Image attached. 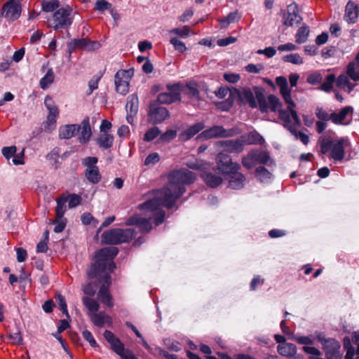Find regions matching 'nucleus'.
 <instances>
[{"label":"nucleus","mask_w":359,"mask_h":359,"mask_svg":"<svg viewBox=\"0 0 359 359\" xmlns=\"http://www.w3.org/2000/svg\"><path fill=\"white\" fill-rule=\"evenodd\" d=\"M170 34H174L181 38H187L191 34V29L189 26H183L182 27L174 28L170 30Z\"/></svg>","instance_id":"09e8293b"},{"label":"nucleus","mask_w":359,"mask_h":359,"mask_svg":"<svg viewBox=\"0 0 359 359\" xmlns=\"http://www.w3.org/2000/svg\"><path fill=\"white\" fill-rule=\"evenodd\" d=\"M80 126V135L79 137V141L81 144L88 142L92 135V131L90 126V120L88 117L85 118Z\"/></svg>","instance_id":"412c9836"},{"label":"nucleus","mask_w":359,"mask_h":359,"mask_svg":"<svg viewBox=\"0 0 359 359\" xmlns=\"http://www.w3.org/2000/svg\"><path fill=\"white\" fill-rule=\"evenodd\" d=\"M97 285L92 282L87 283L83 286L82 290L84 294L91 297L93 296L96 292Z\"/></svg>","instance_id":"052dcab7"},{"label":"nucleus","mask_w":359,"mask_h":359,"mask_svg":"<svg viewBox=\"0 0 359 359\" xmlns=\"http://www.w3.org/2000/svg\"><path fill=\"white\" fill-rule=\"evenodd\" d=\"M268 102L269 104V109L271 111L276 112L279 109H281L282 104L280 100L274 95H269L268 96Z\"/></svg>","instance_id":"c03bdc74"},{"label":"nucleus","mask_w":359,"mask_h":359,"mask_svg":"<svg viewBox=\"0 0 359 359\" xmlns=\"http://www.w3.org/2000/svg\"><path fill=\"white\" fill-rule=\"evenodd\" d=\"M309 27L306 25H303L298 29L295 34L296 42L299 44L306 42L309 37Z\"/></svg>","instance_id":"c9c22d12"},{"label":"nucleus","mask_w":359,"mask_h":359,"mask_svg":"<svg viewBox=\"0 0 359 359\" xmlns=\"http://www.w3.org/2000/svg\"><path fill=\"white\" fill-rule=\"evenodd\" d=\"M139 107V100L136 95L133 94L128 97L126 104L127 111L126 120L131 125L134 123L135 116L137 114Z\"/></svg>","instance_id":"dca6fc26"},{"label":"nucleus","mask_w":359,"mask_h":359,"mask_svg":"<svg viewBox=\"0 0 359 359\" xmlns=\"http://www.w3.org/2000/svg\"><path fill=\"white\" fill-rule=\"evenodd\" d=\"M231 97H233L235 101L236 100L240 106L248 104L252 109L257 107L254 93L249 88H244L241 90L233 88V90L231 91Z\"/></svg>","instance_id":"1a4fd4ad"},{"label":"nucleus","mask_w":359,"mask_h":359,"mask_svg":"<svg viewBox=\"0 0 359 359\" xmlns=\"http://www.w3.org/2000/svg\"><path fill=\"white\" fill-rule=\"evenodd\" d=\"M96 142L100 147L107 149L112 147L114 137L110 134H104L96 139Z\"/></svg>","instance_id":"72a5a7b5"},{"label":"nucleus","mask_w":359,"mask_h":359,"mask_svg":"<svg viewBox=\"0 0 359 359\" xmlns=\"http://www.w3.org/2000/svg\"><path fill=\"white\" fill-rule=\"evenodd\" d=\"M229 187L233 189H240L245 185V177L238 171L230 172Z\"/></svg>","instance_id":"4be33fe9"},{"label":"nucleus","mask_w":359,"mask_h":359,"mask_svg":"<svg viewBox=\"0 0 359 359\" xmlns=\"http://www.w3.org/2000/svg\"><path fill=\"white\" fill-rule=\"evenodd\" d=\"M111 6L112 5L106 0H97L95 4V9L102 13L106 10H110Z\"/></svg>","instance_id":"13d9d810"},{"label":"nucleus","mask_w":359,"mask_h":359,"mask_svg":"<svg viewBox=\"0 0 359 359\" xmlns=\"http://www.w3.org/2000/svg\"><path fill=\"white\" fill-rule=\"evenodd\" d=\"M67 198L68 206L69 208H73L79 205L81 203V198L80 196L72 194L69 195Z\"/></svg>","instance_id":"bf43d9fd"},{"label":"nucleus","mask_w":359,"mask_h":359,"mask_svg":"<svg viewBox=\"0 0 359 359\" xmlns=\"http://www.w3.org/2000/svg\"><path fill=\"white\" fill-rule=\"evenodd\" d=\"M323 79V74L320 72L316 71L308 75L306 81L311 85H318L322 83Z\"/></svg>","instance_id":"a18cd8bd"},{"label":"nucleus","mask_w":359,"mask_h":359,"mask_svg":"<svg viewBox=\"0 0 359 359\" xmlns=\"http://www.w3.org/2000/svg\"><path fill=\"white\" fill-rule=\"evenodd\" d=\"M344 138L337 140H332L329 138L320 137L318 143L320 146V153L325 154L330 151L331 157L337 161H340L344 158Z\"/></svg>","instance_id":"20e7f679"},{"label":"nucleus","mask_w":359,"mask_h":359,"mask_svg":"<svg viewBox=\"0 0 359 359\" xmlns=\"http://www.w3.org/2000/svg\"><path fill=\"white\" fill-rule=\"evenodd\" d=\"M160 161V156L158 153L154 152L149 154L145 160L144 164L145 165H154Z\"/></svg>","instance_id":"69168bd1"},{"label":"nucleus","mask_w":359,"mask_h":359,"mask_svg":"<svg viewBox=\"0 0 359 359\" xmlns=\"http://www.w3.org/2000/svg\"><path fill=\"white\" fill-rule=\"evenodd\" d=\"M84 174L88 181L93 184H97L102 178L98 167H93L90 169H86Z\"/></svg>","instance_id":"c756f323"},{"label":"nucleus","mask_w":359,"mask_h":359,"mask_svg":"<svg viewBox=\"0 0 359 359\" xmlns=\"http://www.w3.org/2000/svg\"><path fill=\"white\" fill-rule=\"evenodd\" d=\"M170 43L173 46L175 50L178 52L182 53L186 51L187 47L185 43L181 41H180L176 37H172L170 40Z\"/></svg>","instance_id":"6e6d98bb"},{"label":"nucleus","mask_w":359,"mask_h":359,"mask_svg":"<svg viewBox=\"0 0 359 359\" xmlns=\"http://www.w3.org/2000/svg\"><path fill=\"white\" fill-rule=\"evenodd\" d=\"M244 135L236 140H222L217 142V145L224 149L223 152L241 153L244 149Z\"/></svg>","instance_id":"2eb2a0df"},{"label":"nucleus","mask_w":359,"mask_h":359,"mask_svg":"<svg viewBox=\"0 0 359 359\" xmlns=\"http://www.w3.org/2000/svg\"><path fill=\"white\" fill-rule=\"evenodd\" d=\"M347 75L353 81H359V70H356L355 62H350L347 66Z\"/></svg>","instance_id":"864d4df0"},{"label":"nucleus","mask_w":359,"mask_h":359,"mask_svg":"<svg viewBox=\"0 0 359 359\" xmlns=\"http://www.w3.org/2000/svg\"><path fill=\"white\" fill-rule=\"evenodd\" d=\"M126 224L128 226L135 225L140 231L145 233H148L152 229L150 220L138 215L128 218L126 222Z\"/></svg>","instance_id":"f3484780"},{"label":"nucleus","mask_w":359,"mask_h":359,"mask_svg":"<svg viewBox=\"0 0 359 359\" xmlns=\"http://www.w3.org/2000/svg\"><path fill=\"white\" fill-rule=\"evenodd\" d=\"M278 353L285 357H293L297 353V347L292 343L279 344L277 347Z\"/></svg>","instance_id":"cd10ccee"},{"label":"nucleus","mask_w":359,"mask_h":359,"mask_svg":"<svg viewBox=\"0 0 359 359\" xmlns=\"http://www.w3.org/2000/svg\"><path fill=\"white\" fill-rule=\"evenodd\" d=\"M315 335L321 344L327 359H341L342 355L339 352L341 345L338 341L333 338H326L322 332H316Z\"/></svg>","instance_id":"39448f33"},{"label":"nucleus","mask_w":359,"mask_h":359,"mask_svg":"<svg viewBox=\"0 0 359 359\" xmlns=\"http://www.w3.org/2000/svg\"><path fill=\"white\" fill-rule=\"evenodd\" d=\"M117 355H118L122 359H138L132 351L125 348Z\"/></svg>","instance_id":"774afa93"},{"label":"nucleus","mask_w":359,"mask_h":359,"mask_svg":"<svg viewBox=\"0 0 359 359\" xmlns=\"http://www.w3.org/2000/svg\"><path fill=\"white\" fill-rule=\"evenodd\" d=\"M44 104L48 110L46 130L50 132L55 128V124L59 115V110L55 104L53 98L50 96H46L45 97Z\"/></svg>","instance_id":"4468645a"},{"label":"nucleus","mask_w":359,"mask_h":359,"mask_svg":"<svg viewBox=\"0 0 359 359\" xmlns=\"http://www.w3.org/2000/svg\"><path fill=\"white\" fill-rule=\"evenodd\" d=\"M41 5L43 11L52 12L59 7V1L58 0L43 1Z\"/></svg>","instance_id":"603ef678"},{"label":"nucleus","mask_w":359,"mask_h":359,"mask_svg":"<svg viewBox=\"0 0 359 359\" xmlns=\"http://www.w3.org/2000/svg\"><path fill=\"white\" fill-rule=\"evenodd\" d=\"M358 5L349 1L345 8L344 20L349 24L355 23L358 18Z\"/></svg>","instance_id":"a211bd4d"},{"label":"nucleus","mask_w":359,"mask_h":359,"mask_svg":"<svg viewBox=\"0 0 359 359\" xmlns=\"http://www.w3.org/2000/svg\"><path fill=\"white\" fill-rule=\"evenodd\" d=\"M180 93H176L175 92L161 93L158 95L156 100L154 102H156L158 104H170L176 101H180Z\"/></svg>","instance_id":"5701e85b"},{"label":"nucleus","mask_w":359,"mask_h":359,"mask_svg":"<svg viewBox=\"0 0 359 359\" xmlns=\"http://www.w3.org/2000/svg\"><path fill=\"white\" fill-rule=\"evenodd\" d=\"M164 346L172 351H179L181 349L180 344L178 341L171 339H165L163 341Z\"/></svg>","instance_id":"5fc2aeb1"},{"label":"nucleus","mask_w":359,"mask_h":359,"mask_svg":"<svg viewBox=\"0 0 359 359\" xmlns=\"http://www.w3.org/2000/svg\"><path fill=\"white\" fill-rule=\"evenodd\" d=\"M255 97L257 100V104L259 105V110L262 113H266L269 109L268 100H266L262 88L259 87L254 88Z\"/></svg>","instance_id":"393cba45"},{"label":"nucleus","mask_w":359,"mask_h":359,"mask_svg":"<svg viewBox=\"0 0 359 359\" xmlns=\"http://www.w3.org/2000/svg\"><path fill=\"white\" fill-rule=\"evenodd\" d=\"M98 158L94 156H88L82 159V165L86 167V169H90L93 167H97L96 165Z\"/></svg>","instance_id":"680f3d73"},{"label":"nucleus","mask_w":359,"mask_h":359,"mask_svg":"<svg viewBox=\"0 0 359 359\" xmlns=\"http://www.w3.org/2000/svg\"><path fill=\"white\" fill-rule=\"evenodd\" d=\"M87 39H74L67 43L69 57H71L72 52L76 48L86 49Z\"/></svg>","instance_id":"f704fd0d"},{"label":"nucleus","mask_w":359,"mask_h":359,"mask_svg":"<svg viewBox=\"0 0 359 359\" xmlns=\"http://www.w3.org/2000/svg\"><path fill=\"white\" fill-rule=\"evenodd\" d=\"M316 117L322 121H331L332 122V113L329 114L325 109L321 107H317L315 110Z\"/></svg>","instance_id":"37998d69"},{"label":"nucleus","mask_w":359,"mask_h":359,"mask_svg":"<svg viewBox=\"0 0 359 359\" xmlns=\"http://www.w3.org/2000/svg\"><path fill=\"white\" fill-rule=\"evenodd\" d=\"M177 133L175 130H168L166 132L161 135L159 141L161 142H168L175 139Z\"/></svg>","instance_id":"4d7b16f0"},{"label":"nucleus","mask_w":359,"mask_h":359,"mask_svg":"<svg viewBox=\"0 0 359 359\" xmlns=\"http://www.w3.org/2000/svg\"><path fill=\"white\" fill-rule=\"evenodd\" d=\"M17 151V148L15 146L11 147H4L1 149V153L3 156L7 159H10L11 157L14 156Z\"/></svg>","instance_id":"e2e57ef3"},{"label":"nucleus","mask_w":359,"mask_h":359,"mask_svg":"<svg viewBox=\"0 0 359 359\" xmlns=\"http://www.w3.org/2000/svg\"><path fill=\"white\" fill-rule=\"evenodd\" d=\"M22 0H8L4 4L0 12L1 17L9 21L17 20L22 12Z\"/></svg>","instance_id":"f8f14e48"},{"label":"nucleus","mask_w":359,"mask_h":359,"mask_svg":"<svg viewBox=\"0 0 359 359\" xmlns=\"http://www.w3.org/2000/svg\"><path fill=\"white\" fill-rule=\"evenodd\" d=\"M278 116L280 120L283 121V127L288 130L290 133L294 137H297V130L294 125H292L291 120V114L290 111L279 109Z\"/></svg>","instance_id":"6ab92c4d"},{"label":"nucleus","mask_w":359,"mask_h":359,"mask_svg":"<svg viewBox=\"0 0 359 359\" xmlns=\"http://www.w3.org/2000/svg\"><path fill=\"white\" fill-rule=\"evenodd\" d=\"M205 126L203 123L199 122L196 123L191 126H189L187 130H185L182 135L185 137L186 140L191 139L198 133L201 131L204 128Z\"/></svg>","instance_id":"473e14b6"},{"label":"nucleus","mask_w":359,"mask_h":359,"mask_svg":"<svg viewBox=\"0 0 359 359\" xmlns=\"http://www.w3.org/2000/svg\"><path fill=\"white\" fill-rule=\"evenodd\" d=\"M196 177L194 172L186 168L173 170L168 175L169 183L167 187L154 191V197L140 204L139 208L155 211L164 206L171 209L185 192L184 185L193 183Z\"/></svg>","instance_id":"f257e3e1"},{"label":"nucleus","mask_w":359,"mask_h":359,"mask_svg":"<svg viewBox=\"0 0 359 359\" xmlns=\"http://www.w3.org/2000/svg\"><path fill=\"white\" fill-rule=\"evenodd\" d=\"M353 112V108L351 106H346L341 109L339 113L332 112V123L336 125L344 124L346 116Z\"/></svg>","instance_id":"a878e982"},{"label":"nucleus","mask_w":359,"mask_h":359,"mask_svg":"<svg viewBox=\"0 0 359 359\" xmlns=\"http://www.w3.org/2000/svg\"><path fill=\"white\" fill-rule=\"evenodd\" d=\"M54 81V73L52 69H49L45 76L42 77L40 80V87L45 90L48 88V86L53 82Z\"/></svg>","instance_id":"4c0bfd02"},{"label":"nucleus","mask_w":359,"mask_h":359,"mask_svg":"<svg viewBox=\"0 0 359 359\" xmlns=\"http://www.w3.org/2000/svg\"><path fill=\"white\" fill-rule=\"evenodd\" d=\"M241 18V14L236 11L227 15L225 18L219 20L221 27L226 28L229 25L238 22Z\"/></svg>","instance_id":"2f4dec72"},{"label":"nucleus","mask_w":359,"mask_h":359,"mask_svg":"<svg viewBox=\"0 0 359 359\" xmlns=\"http://www.w3.org/2000/svg\"><path fill=\"white\" fill-rule=\"evenodd\" d=\"M244 144H261L264 141L263 137L257 132H251L247 136H244Z\"/></svg>","instance_id":"a19ab883"},{"label":"nucleus","mask_w":359,"mask_h":359,"mask_svg":"<svg viewBox=\"0 0 359 359\" xmlns=\"http://www.w3.org/2000/svg\"><path fill=\"white\" fill-rule=\"evenodd\" d=\"M101 79V76L93 77L88 82V90L87 92L88 95H90L94 90L98 88V83Z\"/></svg>","instance_id":"338daca9"},{"label":"nucleus","mask_w":359,"mask_h":359,"mask_svg":"<svg viewBox=\"0 0 359 359\" xmlns=\"http://www.w3.org/2000/svg\"><path fill=\"white\" fill-rule=\"evenodd\" d=\"M249 154H250V157L255 160V163L258 162L261 164L266 165H268L269 161L270 164L273 163L267 152L259 151L258 150H251Z\"/></svg>","instance_id":"c85d7f7f"},{"label":"nucleus","mask_w":359,"mask_h":359,"mask_svg":"<svg viewBox=\"0 0 359 359\" xmlns=\"http://www.w3.org/2000/svg\"><path fill=\"white\" fill-rule=\"evenodd\" d=\"M118 253V249L114 246L104 248L98 250L95 255L96 262L87 272L88 278H95L103 273L107 269L110 272H112L116 268V265L112 262V259Z\"/></svg>","instance_id":"f03ea898"},{"label":"nucleus","mask_w":359,"mask_h":359,"mask_svg":"<svg viewBox=\"0 0 359 359\" xmlns=\"http://www.w3.org/2000/svg\"><path fill=\"white\" fill-rule=\"evenodd\" d=\"M187 94L191 98L199 100V90L196 83H189L187 85Z\"/></svg>","instance_id":"3c124183"},{"label":"nucleus","mask_w":359,"mask_h":359,"mask_svg":"<svg viewBox=\"0 0 359 359\" xmlns=\"http://www.w3.org/2000/svg\"><path fill=\"white\" fill-rule=\"evenodd\" d=\"M238 134L236 128L225 129L222 126H214L208 129L203 130L198 138L209 140L212 138H225L233 137Z\"/></svg>","instance_id":"6e6552de"},{"label":"nucleus","mask_w":359,"mask_h":359,"mask_svg":"<svg viewBox=\"0 0 359 359\" xmlns=\"http://www.w3.org/2000/svg\"><path fill=\"white\" fill-rule=\"evenodd\" d=\"M80 130V126L78 124L65 125L60 128L59 137L60 139H70L74 137Z\"/></svg>","instance_id":"b1692460"},{"label":"nucleus","mask_w":359,"mask_h":359,"mask_svg":"<svg viewBox=\"0 0 359 359\" xmlns=\"http://www.w3.org/2000/svg\"><path fill=\"white\" fill-rule=\"evenodd\" d=\"M292 339L299 344L312 345L313 339L310 336H294Z\"/></svg>","instance_id":"0e129e2a"},{"label":"nucleus","mask_w":359,"mask_h":359,"mask_svg":"<svg viewBox=\"0 0 359 359\" xmlns=\"http://www.w3.org/2000/svg\"><path fill=\"white\" fill-rule=\"evenodd\" d=\"M97 297L100 301L107 306L112 307L114 306L112 297L107 288H105L104 287H100L97 293Z\"/></svg>","instance_id":"7c9ffc66"},{"label":"nucleus","mask_w":359,"mask_h":359,"mask_svg":"<svg viewBox=\"0 0 359 359\" xmlns=\"http://www.w3.org/2000/svg\"><path fill=\"white\" fill-rule=\"evenodd\" d=\"M282 60L285 62H290L293 65H302L304 62L302 57L298 53H291L284 55Z\"/></svg>","instance_id":"49530a36"},{"label":"nucleus","mask_w":359,"mask_h":359,"mask_svg":"<svg viewBox=\"0 0 359 359\" xmlns=\"http://www.w3.org/2000/svg\"><path fill=\"white\" fill-rule=\"evenodd\" d=\"M57 206L55 208L57 219H62L66 211V203L67 198L66 197H61L56 200Z\"/></svg>","instance_id":"e433bc0d"},{"label":"nucleus","mask_w":359,"mask_h":359,"mask_svg":"<svg viewBox=\"0 0 359 359\" xmlns=\"http://www.w3.org/2000/svg\"><path fill=\"white\" fill-rule=\"evenodd\" d=\"M103 335L107 342L109 343L111 348L116 354H118L125 348L124 344L112 332L109 330H105Z\"/></svg>","instance_id":"aec40b11"},{"label":"nucleus","mask_w":359,"mask_h":359,"mask_svg":"<svg viewBox=\"0 0 359 359\" xmlns=\"http://www.w3.org/2000/svg\"><path fill=\"white\" fill-rule=\"evenodd\" d=\"M161 134V130L157 126L149 128L144 135V140L151 142Z\"/></svg>","instance_id":"8fccbe9b"},{"label":"nucleus","mask_w":359,"mask_h":359,"mask_svg":"<svg viewBox=\"0 0 359 359\" xmlns=\"http://www.w3.org/2000/svg\"><path fill=\"white\" fill-rule=\"evenodd\" d=\"M136 232L133 229H111L103 232L102 241L108 245L128 243L135 238Z\"/></svg>","instance_id":"7ed1b4c3"},{"label":"nucleus","mask_w":359,"mask_h":359,"mask_svg":"<svg viewBox=\"0 0 359 359\" xmlns=\"http://www.w3.org/2000/svg\"><path fill=\"white\" fill-rule=\"evenodd\" d=\"M283 25L287 27H293L300 24L302 18L299 14L298 6L292 3L287 6L286 11L283 15Z\"/></svg>","instance_id":"ddd939ff"},{"label":"nucleus","mask_w":359,"mask_h":359,"mask_svg":"<svg viewBox=\"0 0 359 359\" xmlns=\"http://www.w3.org/2000/svg\"><path fill=\"white\" fill-rule=\"evenodd\" d=\"M72 9L69 7L62 8L57 10L53 15V18L48 20V26L55 30L64 29L72 24V19L69 17Z\"/></svg>","instance_id":"423d86ee"},{"label":"nucleus","mask_w":359,"mask_h":359,"mask_svg":"<svg viewBox=\"0 0 359 359\" xmlns=\"http://www.w3.org/2000/svg\"><path fill=\"white\" fill-rule=\"evenodd\" d=\"M335 81V76L332 74L327 76L325 81L320 85V89L325 92H330Z\"/></svg>","instance_id":"de8ad7c7"},{"label":"nucleus","mask_w":359,"mask_h":359,"mask_svg":"<svg viewBox=\"0 0 359 359\" xmlns=\"http://www.w3.org/2000/svg\"><path fill=\"white\" fill-rule=\"evenodd\" d=\"M256 176L262 182H266L271 179V173L264 166H259L255 170Z\"/></svg>","instance_id":"58836bf2"},{"label":"nucleus","mask_w":359,"mask_h":359,"mask_svg":"<svg viewBox=\"0 0 359 359\" xmlns=\"http://www.w3.org/2000/svg\"><path fill=\"white\" fill-rule=\"evenodd\" d=\"M90 317L93 324L99 327H103L105 323L106 318H109L103 312H100L99 313H91L90 314Z\"/></svg>","instance_id":"ea45409f"},{"label":"nucleus","mask_w":359,"mask_h":359,"mask_svg":"<svg viewBox=\"0 0 359 359\" xmlns=\"http://www.w3.org/2000/svg\"><path fill=\"white\" fill-rule=\"evenodd\" d=\"M148 121L154 125L161 123L170 117L169 111L156 102L150 103L147 113Z\"/></svg>","instance_id":"9b49d317"},{"label":"nucleus","mask_w":359,"mask_h":359,"mask_svg":"<svg viewBox=\"0 0 359 359\" xmlns=\"http://www.w3.org/2000/svg\"><path fill=\"white\" fill-rule=\"evenodd\" d=\"M134 74V69L118 70L114 76L116 90L121 95H126L129 90V82Z\"/></svg>","instance_id":"9d476101"},{"label":"nucleus","mask_w":359,"mask_h":359,"mask_svg":"<svg viewBox=\"0 0 359 359\" xmlns=\"http://www.w3.org/2000/svg\"><path fill=\"white\" fill-rule=\"evenodd\" d=\"M241 166L237 163H233L231 156L224 153L219 152L216 157V170L223 175H228L230 172L238 171Z\"/></svg>","instance_id":"0eeeda50"},{"label":"nucleus","mask_w":359,"mask_h":359,"mask_svg":"<svg viewBox=\"0 0 359 359\" xmlns=\"http://www.w3.org/2000/svg\"><path fill=\"white\" fill-rule=\"evenodd\" d=\"M83 305L88 309L91 313L97 312L99 310V304L93 299L88 297H83L82 298Z\"/></svg>","instance_id":"79ce46f5"},{"label":"nucleus","mask_w":359,"mask_h":359,"mask_svg":"<svg viewBox=\"0 0 359 359\" xmlns=\"http://www.w3.org/2000/svg\"><path fill=\"white\" fill-rule=\"evenodd\" d=\"M201 177L206 184L212 188L218 187L222 182L221 177L207 171L203 172Z\"/></svg>","instance_id":"bb28decb"}]
</instances>
